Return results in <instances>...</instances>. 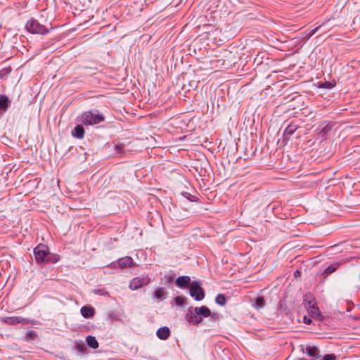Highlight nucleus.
I'll return each instance as SVG.
<instances>
[{
    "label": "nucleus",
    "mask_w": 360,
    "mask_h": 360,
    "mask_svg": "<svg viewBox=\"0 0 360 360\" xmlns=\"http://www.w3.org/2000/svg\"><path fill=\"white\" fill-rule=\"evenodd\" d=\"M300 274H301V272L299 270L295 271L294 273V276L295 277L299 276Z\"/></svg>",
    "instance_id": "28"
},
{
    "label": "nucleus",
    "mask_w": 360,
    "mask_h": 360,
    "mask_svg": "<svg viewBox=\"0 0 360 360\" xmlns=\"http://www.w3.org/2000/svg\"><path fill=\"white\" fill-rule=\"evenodd\" d=\"M9 99L5 95H0V115L4 114L9 105Z\"/></svg>",
    "instance_id": "10"
},
{
    "label": "nucleus",
    "mask_w": 360,
    "mask_h": 360,
    "mask_svg": "<svg viewBox=\"0 0 360 360\" xmlns=\"http://www.w3.org/2000/svg\"><path fill=\"white\" fill-rule=\"evenodd\" d=\"M252 306L257 309H262L265 306V300L263 297H257L255 302L252 304Z\"/></svg>",
    "instance_id": "17"
},
{
    "label": "nucleus",
    "mask_w": 360,
    "mask_h": 360,
    "mask_svg": "<svg viewBox=\"0 0 360 360\" xmlns=\"http://www.w3.org/2000/svg\"><path fill=\"white\" fill-rule=\"evenodd\" d=\"M112 266H115V264L112 263Z\"/></svg>",
    "instance_id": "30"
},
{
    "label": "nucleus",
    "mask_w": 360,
    "mask_h": 360,
    "mask_svg": "<svg viewBox=\"0 0 360 360\" xmlns=\"http://www.w3.org/2000/svg\"><path fill=\"white\" fill-rule=\"evenodd\" d=\"M306 353L315 359L319 357L318 348L315 346H308L306 347Z\"/></svg>",
    "instance_id": "15"
},
{
    "label": "nucleus",
    "mask_w": 360,
    "mask_h": 360,
    "mask_svg": "<svg viewBox=\"0 0 360 360\" xmlns=\"http://www.w3.org/2000/svg\"><path fill=\"white\" fill-rule=\"evenodd\" d=\"M117 265L120 268H127L128 266H134V264L133 263V259L131 257H124L118 259Z\"/></svg>",
    "instance_id": "9"
},
{
    "label": "nucleus",
    "mask_w": 360,
    "mask_h": 360,
    "mask_svg": "<svg viewBox=\"0 0 360 360\" xmlns=\"http://www.w3.org/2000/svg\"><path fill=\"white\" fill-rule=\"evenodd\" d=\"M154 297L157 300H162L165 299V289L159 288L154 292Z\"/></svg>",
    "instance_id": "18"
},
{
    "label": "nucleus",
    "mask_w": 360,
    "mask_h": 360,
    "mask_svg": "<svg viewBox=\"0 0 360 360\" xmlns=\"http://www.w3.org/2000/svg\"><path fill=\"white\" fill-rule=\"evenodd\" d=\"M215 301L219 305H224L225 304V295L223 294H219L217 296Z\"/></svg>",
    "instance_id": "22"
},
{
    "label": "nucleus",
    "mask_w": 360,
    "mask_h": 360,
    "mask_svg": "<svg viewBox=\"0 0 360 360\" xmlns=\"http://www.w3.org/2000/svg\"><path fill=\"white\" fill-rule=\"evenodd\" d=\"M123 148H124L123 143L116 145V146H115L116 153H120Z\"/></svg>",
    "instance_id": "25"
},
{
    "label": "nucleus",
    "mask_w": 360,
    "mask_h": 360,
    "mask_svg": "<svg viewBox=\"0 0 360 360\" xmlns=\"http://www.w3.org/2000/svg\"><path fill=\"white\" fill-rule=\"evenodd\" d=\"M26 29L31 33L45 34L49 32V29L40 24L36 20L31 19L26 23Z\"/></svg>",
    "instance_id": "4"
},
{
    "label": "nucleus",
    "mask_w": 360,
    "mask_h": 360,
    "mask_svg": "<svg viewBox=\"0 0 360 360\" xmlns=\"http://www.w3.org/2000/svg\"><path fill=\"white\" fill-rule=\"evenodd\" d=\"M150 281V280L148 277L134 278L130 282L129 288L132 290H136L141 287L148 284Z\"/></svg>",
    "instance_id": "7"
},
{
    "label": "nucleus",
    "mask_w": 360,
    "mask_h": 360,
    "mask_svg": "<svg viewBox=\"0 0 360 360\" xmlns=\"http://www.w3.org/2000/svg\"><path fill=\"white\" fill-rule=\"evenodd\" d=\"M72 135L75 138L82 139L84 136V127L80 124L77 125L72 131Z\"/></svg>",
    "instance_id": "12"
},
{
    "label": "nucleus",
    "mask_w": 360,
    "mask_h": 360,
    "mask_svg": "<svg viewBox=\"0 0 360 360\" xmlns=\"http://www.w3.org/2000/svg\"><path fill=\"white\" fill-rule=\"evenodd\" d=\"M157 336L161 340H166L170 335V330L169 328L165 326L159 328L157 330Z\"/></svg>",
    "instance_id": "11"
},
{
    "label": "nucleus",
    "mask_w": 360,
    "mask_h": 360,
    "mask_svg": "<svg viewBox=\"0 0 360 360\" xmlns=\"http://www.w3.org/2000/svg\"><path fill=\"white\" fill-rule=\"evenodd\" d=\"M189 292L190 295L197 301H200L205 297L204 290L201 288V283L200 282L194 281L191 283L189 288Z\"/></svg>",
    "instance_id": "5"
},
{
    "label": "nucleus",
    "mask_w": 360,
    "mask_h": 360,
    "mask_svg": "<svg viewBox=\"0 0 360 360\" xmlns=\"http://www.w3.org/2000/svg\"><path fill=\"white\" fill-rule=\"evenodd\" d=\"M81 314L84 318H90L94 314V310L91 307H82L80 310Z\"/></svg>",
    "instance_id": "14"
},
{
    "label": "nucleus",
    "mask_w": 360,
    "mask_h": 360,
    "mask_svg": "<svg viewBox=\"0 0 360 360\" xmlns=\"http://www.w3.org/2000/svg\"><path fill=\"white\" fill-rule=\"evenodd\" d=\"M49 248L46 245L39 244L34 249V259L37 262L41 263L47 261Z\"/></svg>",
    "instance_id": "6"
},
{
    "label": "nucleus",
    "mask_w": 360,
    "mask_h": 360,
    "mask_svg": "<svg viewBox=\"0 0 360 360\" xmlns=\"http://www.w3.org/2000/svg\"><path fill=\"white\" fill-rule=\"evenodd\" d=\"M211 315L210 310L205 306L190 307L185 316V319L190 323L198 325L204 318Z\"/></svg>",
    "instance_id": "1"
},
{
    "label": "nucleus",
    "mask_w": 360,
    "mask_h": 360,
    "mask_svg": "<svg viewBox=\"0 0 360 360\" xmlns=\"http://www.w3.org/2000/svg\"><path fill=\"white\" fill-rule=\"evenodd\" d=\"M311 319L309 318H308L307 316H304V322L307 324H309L311 323Z\"/></svg>",
    "instance_id": "27"
},
{
    "label": "nucleus",
    "mask_w": 360,
    "mask_h": 360,
    "mask_svg": "<svg viewBox=\"0 0 360 360\" xmlns=\"http://www.w3.org/2000/svg\"><path fill=\"white\" fill-rule=\"evenodd\" d=\"M321 86L324 87V88H327V89H331L332 87L334 86V85L328 82H326L323 83L321 85Z\"/></svg>",
    "instance_id": "26"
},
{
    "label": "nucleus",
    "mask_w": 360,
    "mask_h": 360,
    "mask_svg": "<svg viewBox=\"0 0 360 360\" xmlns=\"http://www.w3.org/2000/svg\"><path fill=\"white\" fill-rule=\"evenodd\" d=\"M338 263H335V264H330L329 266H328L324 273L326 274H330L332 273H333L337 269H338Z\"/></svg>",
    "instance_id": "21"
},
{
    "label": "nucleus",
    "mask_w": 360,
    "mask_h": 360,
    "mask_svg": "<svg viewBox=\"0 0 360 360\" xmlns=\"http://www.w3.org/2000/svg\"><path fill=\"white\" fill-rule=\"evenodd\" d=\"M29 335L30 336H34V335H36V333L34 332H33V331H31L30 333H29Z\"/></svg>",
    "instance_id": "29"
},
{
    "label": "nucleus",
    "mask_w": 360,
    "mask_h": 360,
    "mask_svg": "<svg viewBox=\"0 0 360 360\" xmlns=\"http://www.w3.org/2000/svg\"><path fill=\"white\" fill-rule=\"evenodd\" d=\"M297 129V125L290 124L284 131V135H292Z\"/></svg>",
    "instance_id": "19"
},
{
    "label": "nucleus",
    "mask_w": 360,
    "mask_h": 360,
    "mask_svg": "<svg viewBox=\"0 0 360 360\" xmlns=\"http://www.w3.org/2000/svg\"><path fill=\"white\" fill-rule=\"evenodd\" d=\"M320 26L316 27L314 30L309 31L307 30L304 33V36L303 37V39L305 40H308L311 37H312L319 29Z\"/></svg>",
    "instance_id": "20"
},
{
    "label": "nucleus",
    "mask_w": 360,
    "mask_h": 360,
    "mask_svg": "<svg viewBox=\"0 0 360 360\" xmlns=\"http://www.w3.org/2000/svg\"><path fill=\"white\" fill-rule=\"evenodd\" d=\"M104 119L103 115L99 113L98 110H89L82 113L79 121L87 126L98 124L103 122Z\"/></svg>",
    "instance_id": "2"
},
{
    "label": "nucleus",
    "mask_w": 360,
    "mask_h": 360,
    "mask_svg": "<svg viewBox=\"0 0 360 360\" xmlns=\"http://www.w3.org/2000/svg\"><path fill=\"white\" fill-rule=\"evenodd\" d=\"M191 279H190V277L189 276H179L176 278V284L177 286H179V288H184L185 287L187 284L189 283Z\"/></svg>",
    "instance_id": "13"
},
{
    "label": "nucleus",
    "mask_w": 360,
    "mask_h": 360,
    "mask_svg": "<svg viewBox=\"0 0 360 360\" xmlns=\"http://www.w3.org/2000/svg\"><path fill=\"white\" fill-rule=\"evenodd\" d=\"M86 340L87 345L90 347H91L93 349H96V348L98 347V342L96 340L95 337L91 336V335H89V336L86 337Z\"/></svg>",
    "instance_id": "16"
},
{
    "label": "nucleus",
    "mask_w": 360,
    "mask_h": 360,
    "mask_svg": "<svg viewBox=\"0 0 360 360\" xmlns=\"http://www.w3.org/2000/svg\"><path fill=\"white\" fill-rule=\"evenodd\" d=\"M1 321L8 325H15L18 323L21 324H27L29 323V320L22 318L21 316H4L1 318Z\"/></svg>",
    "instance_id": "8"
},
{
    "label": "nucleus",
    "mask_w": 360,
    "mask_h": 360,
    "mask_svg": "<svg viewBox=\"0 0 360 360\" xmlns=\"http://www.w3.org/2000/svg\"><path fill=\"white\" fill-rule=\"evenodd\" d=\"M321 360H336V357L334 354H326Z\"/></svg>",
    "instance_id": "24"
},
{
    "label": "nucleus",
    "mask_w": 360,
    "mask_h": 360,
    "mask_svg": "<svg viewBox=\"0 0 360 360\" xmlns=\"http://www.w3.org/2000/svg\"><path fill=\"white\" fill-rule=\"evenodd\" d=\"M184 297L178 296L175 298V303L179 306H182L184 304Z\"/></svg>",
    "instance_id": "23"
},
{
    "label": "nucleus",
    "mask_w": 360,
    "mask_h": 360,
    "mask_svg": "<svg viewBox=\"0 0 360 360\" xmlns=\"http://www.w3.org/2000/svg\"><path fill=\"white\" fill-rule=\"evenodd\" d=\"M304 303L311 316L319 317L321 316V311L316 306V300L311 294L308 293L304 295Z\"/></svg>",
    "instance_id": "3"
}]
</instances>
